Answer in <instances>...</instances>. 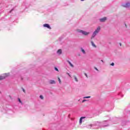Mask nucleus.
<instances>
[{"mask_svg":"<svg viewBox=\"0 0 130 130\" xmlns=\"http://www.w3.org/2000/svg\"><path fill=\"white\" fill-rule=\"evenodd\" d=\"M76 31V32H77V33H81V34H82V35H84L85 36H88V35L90 34V32L86 31L85 30H81L80 29H77Z\"/></svg>","mask_w":130,"mask_h":130,"instance_id":"nucleus-1","label":"nucleus"},{"mask_svg":"<svg viewBox=\"0 0 130 130\" xmlns=\"http://www.w3.org/2000/svg\"><path fill=\"white\" fill-rule=\"evenodd\" d=\"M100 30H101V27L98 26L94 31L93 32L92 35V38H94L100 32Z\"/></svg>","mask_w":130,"mask_h":130,"instance_id":"nucleus-2","label":"nucleus"},{"mask_svg":"<svg viewBox=\"0 0 130 130\" xmlns=\"http://www.w3.org/2000/svg\"><path fill=\"white\" fill-rule=\"evenodd\" d=\"M10 76V74L9 73H5L3 74L2 75L0 76V81L2 80H4V79H6L7 77H9Z\"/></svg>","mask_w":130,"mask_h":130,"instance_id":"nucleus-3","label":"nucleus"},{"mask_svg":"<svg viewBox=\"0 0 130 130\" xmlns=\"http://www.w3.org/2000/svg\"><path fill=\"white\" fill-rule=\"evenodd\" d=\"M122 7H123V8H130V3L127 2L126 3H124L122 4Z\"/></svg>","mask_w":130,"mask_h":130,"instance_id":"nucleus-4","label":"nucleus"},{"mask_svg":"<svg viewBox=\"0 0 130 130\" xmlns=\"http://www.w3.org/2000/svg\"><path fill=\"white\" fill-rule=\"evenodd\" d=\"M99 20H100V22H105V21H106V20H107V18L106 17H104L102 18H100Z\"/></svg>","mask_w":130,"mask_h":130,"instance_id":"nucleus-5","label":"nucleus"},{"mask_svg":"<svg viewBox=\"0 0 130 130\" xmlns=\"http://www.w3.org/2000/svg\"><path fill=\"white\" fill-rule=\"evenodd\" d=\"M44 27H46V28H48V29H51V27H50V26L48 24H44Z\"/></svg>","mask_w":130,"mask_h":130,"instance_id":"nucleus-6","label":"nucleus"},{"mask_svg":"<svg viewBox=\"0 0 130 130\" xmlns=\"http://www.w3.org/2000/svg\"><path fill=\"white\" fill-rule=\"evenodd\" d=\"M49 84H53L54 85H55V84H56V82H55V81L53 80H50L49 81Z\"/></svg>","mask_w":130,"mask_h":130,"instance_id":"nucleus-7","label":"nucleus"},{"mask_svg":"<svg viewBox=\"0 0 130 130\" xmlns=\"http://www.w3.org/2000/svg\"><path fill=\"white\" fill-rule=\"evenodd\" d=\"M91 44L92 46L94 47V48H97V46H96L95 43H94V42L91 41Z\"/></svg>","mask_w":130,"mask_h":130,"instance_id":"nucleus-8","label":"nucleus"},{"mask_svg":"<svg viewBox=\"0 0 130 130\" xmlns=\"http://www.w3.org/2000/svg\"><path fill=\"white\" fill-rule=\"evenodd\" d=\"M84 118H85V117H81L80 119L79 120V123H80V124H82V122H83V119H84Z\"/></svg>","mask_w":130,"mask_h":130,"instance_id":"nucleus-9","label":"nucleus"},{"mask_svg":"<svg viewBox=\"0 0 130 130\" xmlns=\"http://www.w3.org/2000/svg\"><path fill=\"white\" fill-rule=\"evenodd\" d=\"M61 52H62L61 49H59L57 51V54H58V55H60V54H61Z\"/></svg>","mask_w":130,"mask_h":130,"instance_id":"nucleus-10","label":"nucleus"},{"mask_svg":"<svg viewBox=\"0 0 130 130\" xmlns=\"http://www.w3.org/2000/svg\"><path fill=\"white\" fill-rule=\"evenodd\" d=\"M81 51L83 54H86V51H85L83 48H81Z\"/></svg>","mask_w":130,"mask_h":130,"instance_id":"nucleus-11","label":"nucleus"},{"mask_svg":"<svg viewBox=\"0 0 130 130\" xmlns=\"http://www.w3.org/2000/svg\"><path fill=\"white\" fill-rule=\"evenodd\" d=\"M68 62L70 64V67H71V68H74V65L72 63V62H71V61H68Z\"/></svg>","mask_w":130,"mask_h":130,"instance_id":"nucleus-12","label":"nucleus"},{"mask_svg":"<svg viewBox=\"0 0 130 130\" xmlns=\"http://www.w3.org/2000/svg\"><path fill=\"white\" fill-rule=\"evenodd\" d=\"M74 78L75 82H79V80L78 79V78H77V76H74Z\"/></svg>","mask_w":130,"mask_h":130,"instance_id":"nucleus-13","label":"nucleus"},{"mask_svg":"<svg viewBox=\"0 0 130 130\" xmlns=\"http://www.w3.org/2000/svg\"><path fill=\"white\" fill-rule=\"evenodd\" d=\"M18 102H19V103H20V104H23V103L22 102V101H21V99H20V98L18 99Z\"/></svg>","mask_w":130,"mask_h":130,"instance_id":"nucleus-14","label":"nucleus"},{"mask_svg":"<svg viewBox=\"0 0 130 130\" xmlns=\"http://www.w3.org/2000/svg\"><path fill=\"white\" fill-rule=\"evenodd\" d=\"M40 99H42V100H43V99H44V97H43V95H40Z\"/></svg>","mask_w":130,"mask_h":130,"instance_id":"nucleus-15","label":"nucleus"},{"mask_svg":"<svg viewBox=\"0 0 130 130\" xmlns=\"http://www.w3.org/2000/svg\"><path fill=\"white\" fill-rule=\"evenodd\" d=\"M88 98H91L90 96H84L83 97V99H87Z\"/></svg>","mask_w":130,"mask_h":130,"instance_id":"nucleus-16","label":"nucleus"},{"mask_svg":"<svg viewBox=\"0 0 130 130\" xmlns=\"http://www.w3.org/2000/svg\"><path fill=\"white\" fill-rule=\"evenodd\" d=\"M58 81L59 84H61V80H60V78H58Z\"/></svg>","mask_w":130,"mask_h":130,"instance_id":"nucleus-17","label":"nucleus"},{"mask_svg":"<svg viewBox=\"0 0 130 130\" xmlns=\"http://www.w3.org/2000/svg\"><path fill=\"white\" fill-rule=\"evenodd\" d=\"M55 71H56L57 72H58V69L55 67Z\"/></svg>","mask_w":130,"mask_h":130,"instance_id":"nucleus-18","label":"nucleus"},{"mask_svg":"<svg viewBox=\"0 0 130 130\" xmlns=\"http://www.w3.org/2000/svg\"><path fill=\"white\" fill-rule=\"evenodd\" d=\"M86 101H87L86 100H83L82 101V103H84V102H86Z\"/></svg>","mask_w":130,"mask_h":130,"instance_id":"nucleus-19","label":"nucleus"},{"mask_svg":"<svg viewBox=\"0 0 130 130\" xmlns=\"http://www.w3.org/2000/svg\"><path fill=\"white\" fill-rule=\"evenodd\" d=\"M124 26L125 28H127V25H126V23H124Z\"/></svg>","mask_w":130,"mask_h":130,"instance_id":"nucleus-20","label":"nucleus"},{"mask_svg":"<svg viewBox=\"0 0 130 130\" xmlns=\"http://www.w3.org/2000/svg\"><path fill=\"white\" fill-rule=\"evenodd\" d=\"M111 66H112L113 67V66H114V62H112L111 64Z\"/></svg>","mask_w":130,"mask_h":130,"instance_id":"nucleus-21","label":"nucleus"},{"mask_svg":"<svg viewBox=\"0 0 130 130\" xmlns=\"http://www.w3.org/2000/svg\"><path fill=\"white\" fill-rule=\"evenodd\" d=\"M84 75L86 77V78H88V75H87V74L85 73Z\"/></svg>","mask_w":130,"mask_h":130,"instance_id":"nucleus-22","label":"nucleus"},{"mask_svg":"<svg viewBox=\"0 0 130 130\" xmlns=\"http://www.w3.org/2000/svg\"><path fill=\"white\" fill-rule=\"evenodd\" d=\"M67 75H68L69 77H71V75L70 74V73H67Z\"/></svg>","mask_w":130,"mask_h":130,"instance_id":"nucleus-23","label":"nucleus"},{"mask_svg":"<svg viewBox=\"0 0 130 130\" xmlns=\"http://www.w3.org/2000/svg\"><path fill=\"white\" fill-rule=\"evenodd\" d=\"M96 71H98V69L97 68H95Z\"/></svg>","mask_w":130,"mask_h":130,"instance_id":"nucleus-24","label":"nucleus"},{"mask_svg":"<svg viewBox=\"0 0 130 130\" xmlns=\"http://www.w3.org/2000/svg\"><path fill=\"white\" fill-rule=\"evenodd\" d=\"M120 46H121V43H120Z\"/></svg>","mask_w":130,"mask_h":130,"instance_id":"nucleus-25","label":"nucleus"},{"mask_svg":"<svg viewBox=\"0 0 130 130\" xmlns=\"http://www.w3.org/2000/svg\"><path fill=\"white\" fill-rule=\"evenodd\" d=\"M23 92H25V90L24 89H23Z\"/></svg>","mask_w":130,"mask_h":130,"instance_id":"nucleus-26","label":"nucleus"},{"mask_svg":"<svg viewBox=\"0 0 130 130\" xmlns=\"http://www.w3.org/2000/svg\"><path fill=\"white\" fill-rule=\"evenodd\" d=\"M83 1H84V0H81V2H83Z\"/></svg>","mask_w":130,"mask_h":130,"instance_id":"nucleus-27","label":"nucleus"}]
</instances>
